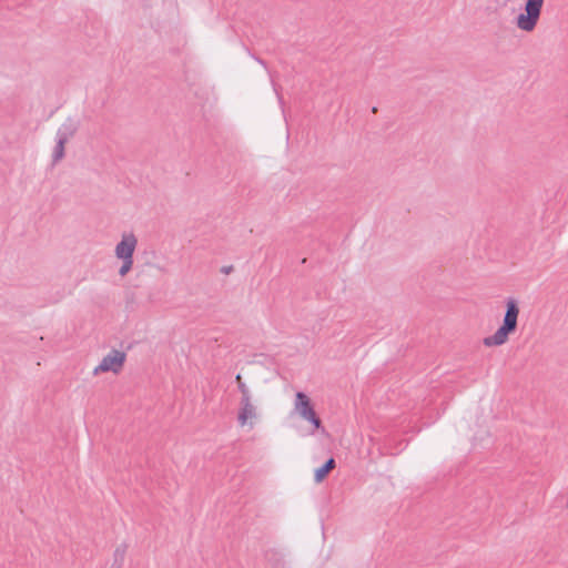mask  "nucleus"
<instances>
[{"mask_svg": "<svg viewBox=\"0 0 568 568\" xmlns=\"http://www.w3.org/2000/svg\"><path fill=\"white\" fill-rule=\"evenodd\" d=\"M519 305L514 297L506 300V312L504 315L503 324L490 336L484 338L483 343L487 347L504 345L509 335L514 334L518 326Z\"/></svg>", "mask_w": 568, "mask_h": 568, "instance_id": "f257e3e1", "label": "nucleus"}, {"mask_svg": "<svg viewBox=\"0 0 568 568\" xmlns=\"http://www.w3.org/2000/svg\"><path fill=\"white\" fill-rule=\"evenodd\" d=\"M545 0H526L524 10L516 18V26L519 30L531 32L535 30L541 14Z\"/></svg>", "mask_w": 568, "mask_h": 568, "instance_id": "f03ea898", "label": "nucleus"}, {"mask_svg": "<svg viewBox=\"0 0 568 568\" xmlns=\"http://www.w3.org/2000/svg\"><path fill=\"white\" fill-rule=\"evenodd\" d=\"M294 409L304 420L310 422L315 429H323L322 420L317 416L311 398L305 393L297 392L295 394Z\"/></svg>", "mask_w": 568, "mask_h": 568, "instance_id": "7ed1b4c3", "label": "nucleus"}, {"mask_svg": "<svg viewBox=\"0 0 568 568\" xmlns=\"http://www.w3.org/2000/svg\"><path fill=\"white\" fill-rule=\"evenodd\" d=\"M125 353L112 349L106 356L103 357L101 363L94 368V374L100 372L119 373L124 364Z\"/></svg>", "mask_w": 568, "mask_h": 568, "instance_id": "20e7f679", "label": "nucleus"}, {"mask_svg": "<svg viewBox=\"0 0 568 568\" xmlns=\"http://www.w3.org/2000/svg\"><path fill=\"white\" fill-rule=\"evenodd\" d=\"M138 245V239L133 233H123L116 244L114 253L118 258L133 257Z\"/></svg>", "mask_w": 568, "mask_h": 568, "instance_id": "39448f33", "label": "nucleus"}, {"mask_svg": "<svg viewBox=\"0 0 568 568\" xmlns=\"http://www.w3.org/2000/svg\"><path fill=\"white\" fill-rule=\"evenodd\" d=\"M240 406L241 407L237 415V422L240 425L244 426L248 419L256 417V408L252 404L251 396L241 397Z\"/></svg>", "mask_w": 568, "mask_h": 568, "instance_id": "423d86ee", "label": "nucleus"}, {"mask_svg": "<svg viewBox=\"0 0 568 568\" xmlns=\"http://www.w3.org/2000/svg\"><path fill=\"white\" fill-rule=\"evenodd\" d=\"M79 126H80L79 120H77L74 118H68L58 129L57 138L64 140V141H69L77 134Z\"/></svg>", "mask_w": 568, "mask_h": 568, "instance_id": "0eeeda50", "label": "nucleus"}, {"mask_svg": "<svg viewBox=\"0 0 568 568\" xmlns=\"http://www.w3.org/2000/svg\"><path fill=\"white\" fill-rule=\"evenodd\" d=\"M335 467V459L333 457L328 458L323 466L315 470L314 480L317 484L322 483Z\"/></svg>", "mask_w": 568, "mask_h": 568, "instance_id": "6e6552de", "label": "nucleus"}, {"mask_svg": "<svg viewBox=\"0 0 568 568\" xmlns=\"http://www.w3.org/2000/svg\"><path fill=\"white\" fill-rule=\"evenodd\" d=\"M67 143H68V141L57 138V144H55V146L53 149V153H52V164L53 165L59 163L64 158V155H65L64 148H65Z\"/></svg>", "mask_w": 568, "mask_h": 568, "instance_id": "1a4fd4ad", "label": "nucleus"}, {"mask_svg": "<svg viewBox=\"0 0 568 568\" xmlns=\"http://www.w3.org/2000/svg\"><path fill=\"white\" fill-rule=\"evenodd\" d=\"M128 546L125 544H121L118 546L113 554V561L114 562H124L125 554H126Z\"/></svg>", "mask_w": 568, "mask_h": 568, "instance_id": "9d476101", "label": "nucleus"}, {"mask_svg": "<svg viewBox=\"0 0 568 568\" xmlns=\"http://www.w3.org/2000/svg\"><path fill=\"white\" fill-rule=\"evenodd\" d=\"M120 260L122 261V265L119 268V275L123 277L132 270L133 257H126V258H120Z\"/></svg>", "mask_w": 568, "mask_h": 568, "instance_id": "9b49d317", "label": "nucleus"}, {"mask_svg": "<svg viewBox=\"0 0 568 568\" xmlns=\"http://www.w3.org/2000/svg\"><path fill=\"white\" fill-rule=\"evenodd\" d=\"M235 381L237 383V388L242 395L241 397L251 396L250 389L247 388L246 384L242 381V376L240 374L236 375Z\"/></svg>", "mask_w": 568, "mask_h": 568, "instance_id": "f8f14e48", "label": "nucleus"}, {"mask_svg": "<svg viewBox=\"0 0 568 568\" xmlns=\"http://www.w3.org/2000/svg\"><path fill=\"white\" fill-rule=\"evenodd\" d=\"M232 266H225L222 268V272L225 273V274H229L231 271H232Z\"/></svg>", "mask_w": 568, "mask_h": 568, "instance_id": "ddd939ff", "label": "nucleus"}, {"mask_svg": "<svg viewBox=\"0 0 568 568\" xmlns=\"http://www.w3.org/2000/svg\"><path fill=\"white\" fill-rule=\"evenodd\" d=\"M122 566H123V564L113 561L110 568H122Z\"/></svg>", "mask_w": 568, "mask_h": 568, "instance_id": "4468645a", "label": "nucleus"}, {"mask_svg": "<svg viewBox=\"0 0 568 568\" xmlns=\"http://www.w3.org/2000/svg\"><path fill=\"white\" fill-rule=\"evenodd\" d=\"M372 112H373V113H376V112H377V108H376V106H373V108H372Z\"/></svg>", "mask_w": 568, "mask_h": 568, "instance_id": "2eb2a0df", "label": "nucleus"}]
</instances>
